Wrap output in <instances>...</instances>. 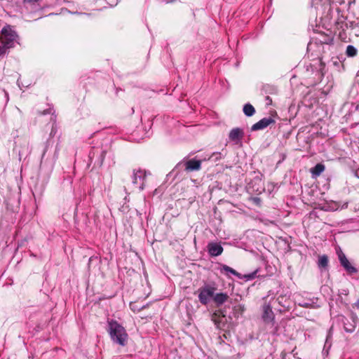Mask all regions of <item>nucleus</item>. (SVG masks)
Here are the masks:
<instances>
[{
	"label": "nucleus",
	"instance_id": "nucleus-1",
	"mask_svg": "<svg viewBox=\"0 0 359 359\" xmlns=\"http://www.w3.org/2000/svg\"><path fill=\"white\" fill-rule=\"evenodd\" d=\"M109 333L112 341L121 346H125L128 340V334L125 328L115 320L108 322Z\"/></svg>",
	"mask_w": 359,
	"mask_h": 359
},
{
	"label": "nucleus",
	"instance_id": "nucleus-2",
	"mask_svg": "<svg viewBox=\"0 0 359 359\" xmlns=\"http://www.w3.org/2000/svg\"><path fill=\"white\" fill-rule=\"evenodd\" d=\"M18 38V35L9 25L4 27L1 31L0 41L2 46L7 49L14 47L15 42L17 41Z\"/></svg>",
	"mask_w": 359,
	"mask_h": 359
},
{
	"label": "nucleus",
	"instance_id": "nucleus-3",
	"mask_svg": "<svg viewBox=\"0 0 359 359\" xmlns=\"http://www.w3.org/2000/svg\"><path fill=\"white\" fill-rule=\"evenodd\" d=\"M217 288L215 284H205L198 290V299L203 305H207L213 300Z\"/></svg>",
	"mask_w": 359,
	"mask_h": 359
},
{
	"label": "nucleus",
	"instance_id": "nucleus-4",
	"mask_svg": "<svg viewBox=\"0 0 359 359\" xmlns=\"http://www.w3.org/2000/svg\"><path fill=\"white\" fill-rule=\"evenodd\" d=\"M147 176V172L141 169L133 170L132 175V182L142 191L144 188V182Z\"/></svg>",
	"mask_w": 359,
	"mask_h": 359
},
{
	"label": "nucleus",
	"instance_id": "nucleus-5",
	"mask_svg": "<svg viewBox=\"0 0 359 359\" xmlns=\"http://www.w3.org/2000/svg\"><path fill=\"white\" fill-rule=\"evenodd\" d=\"M337 255L341 265L348 273L353 274L358 272L357 269L351 264L345 254L341 250L337 251Z\"/></svg>",
	"mask_w": 359,
	"mask_h": 359
},
{
	"label": "nucleus",
	"instance_id": "nucleus-6",
	"mask_svg": "<svg viewBox=\"0 0 359 359\" xmlns=\"http://www.w3.org/2000/svg\"><path fill=\"white\" fill-rule=\"evenodd\" d=\"M343 323L344 330L346 332L351 333L355 330L358 319L355 314L351 313L348 318H344Z\"/></svg>",
	"mask_w": 359,
	"mask_h": 359
},
{
	"label": "nucleus",
	"instance_id": "nucleus-7",
	"mask_svg": "<svg viewBox=\"0 0 359 359\" xmlns=\"http://www.w3.org/2000/svg\"><path fill=\"white\" fill-rule=\"evenodd\" d=\"M182 163L178 164V165H181ZM185 170L187 172L191 171H197L199 170L201 168V161L196 160L194 158L190 159L184 163H183Z\"/></svg>",
	"mask_w": 359,
	"mask_h": 359
},
{
	"label": "nucleus",
	"instance_id": "nucleus-8",
	"mask_svg": "<svg viewBox=\"0 0 359 359\" xmlns=\"http://www.w3.org/2000/svg\"><path fill=\"white\" fill-rule=\"evenodd\" d=\"M32 151V148L29 143L27 141L22 142L20 146L18 149V157L19 160L21 161L22 158H26L29 156Z\"/></svg>",
	"mask_w": 359,
	"mask_h": 359
},
{
	"label": "nucleus",
	"instance_id": "nucleus-9",
	"mask_svg": "<svg viewBox=\"0 0 359 359\" xmlns=\"http://www.w3.org/2000/svg\"><path fill=\"white\" fill-rule=\"evenodd\" d=\"M275 121L271 117L264 118L259 121L258 122H257L256 123H255L254 125H252V126L251 127V130L256 131L263 130L268 127L270 124L273 123Z\"/></svg>",
	"mask_w": 359,
	"mask_h": 359
},
{
	"label": "nucleus",
	"instance_id": "nucleus-10",
	"mask_svg": "<svg viewBox=\"0 0 359 359\" xmlns=\"http://www.w3.org/2000/svg\"><path fill=\"white\" fill-rule=\"evenodd\" d=\"M243 135H244L243 130H242L241 128H233L230 131V133L229 134V139L232 142L238 143V142H240L242 140V138L243 137Z\"/></svg>",
	"mask_w": 359,
	"mask_h": 359
},
{
	"label": "nucleus",
	"instance_id": "nucleus-11",
	"mask_svg": "<svg viewBox=\"0 0 359 359\" xmlns=\"http://www.w3.org/2000/svg\"><path fill=\"white\" fill-rule=\"evenodd\" d=\"M209 254L212 257L220 255L223 252V248L219 243H210L208 245Z\"/></svg>",
	"mask_w": 359,
	"mask_h": 359
},
{
	"label": "nucleus",
	"instance_id": "nucleus-12",
	"mask_svg": "<svg viewBox=\"0 0 359 359\" xmlns=\"http://www.w3.org/2000/svg\"><path fill=\"white\" fill-rule=\"evenodd\" d=\"M262 318L265 322H272L274 318V314L272 311L271 306L269 304H265L263 306V315Z\"/></svg>",
	"mask_w": 359,
	"mask_h": 359
},
{
	"label": "nucleus",
	"instance_id": "nucleus-13",
	"mask_svg": "<svg viewBox=\"0 0 359 359\" xmlns=\"http://www.w3.org/2000/svg\"><path fill=\"white\" fill-rule=\"evenodd\" d=\"M228 299L229 296L226 293H215L213 301L217 306H219L226 302Z\"/></svg>",
	"mask_w": 359,
	"mask_h": 359
},
{
	"label": "nucleus",
	"instance_id": "nucleus-14",
	"mask_svg": "<svg viewBox=\"0 0 359 359\" xmlns=\"http://www.w3.org/2000/svg\"><path fill=\"white\" fill-rule=\"evenodd\" d=\"M41 0H24L23 4L27 9L36 11L39 7V2Z\"/></svg>",
	"mask_w": 359,
	"mask_h": 359
},
{
	"label": "nucleus",
	"instance_id": "nucleus-15",
	"mask_svg": "<svg viewBox=\"0 0 359 359\" xmlns=\"http://www.w3.org/2000/svg\"><path fill=\"white\" fill-rule=\"evenodd\" d=\"M325 170V165L318 163L311 170V172L313 177L319 176Z\"/></svg>",
	"mask_w": 359,
	"mask_h": 359
},
{
	"label": "nucleus",
	"instance_id": "nucleus-16",
	"mask_svg": "<svg viewBox=\"0 0 359 359\" xmlns=\"http://www.w3.org/2000/svg\"><path fill=\"white\" fill-rule=\"evenodd\" d=\"M221 272H224L226 275L231 273L233 276H237L239 278H241V275L239 273H238L236 270H234L233 269L231 268L227 265H222L221 268Z\"/></svg>",
	"mask_w": 359,
	"mask_h": 359
},
{
	"label": "nucleus",
	"instance_id": "nucleus-17",
	"mask_svg": "<svg viewBox=\"0 0 359 359\" xmlns=\"http://www.w3.org/2000/svg\"><path fill=\"white\" fill-rule=\"evenodd\" d=\"M224 318V316H220V314H218L217 313H214L212 315V320L214 322V323L216 325V326L218 328L221 327V325H223L222 319Z\"/></svg>",
	"mask_w": 359,
	"mask_h": 359
},
{
	"label": "nucleus",
	"instance_id": "nucleus-18",
	"mask_svg": "<svg viewBox=\"0 0 359 359\" xmlns=\"http://www.w3.org/2000/svg\"><path fill=\"white\" fill-rule=\"evenodd\" d=\"M243 113L245 114V115L247 116H252L255 113V109L254 107L249 103L245 104L243 106Z\"/></svg>",
	"mask_w": 359,
	"mask_h": 359
},
{
	"label": "nucleus",
	"instance_id": "nucleus-19",
	"mask_svg": "<svg viewBox=\"0 0 359 359\" xmlns=\"http://www.w3.org/2000/svg\"><path fill=\"white\" fill-rule=\"evenodd\" d=\"M318 266L320 268H325L328 264V258L326 255H322L319 257L318 259Z\"/></svg>",
	"mask_w": 359,
	"mask_h": 359
},
{
	"label": "nucleus",
	"instance_id": "nucleus-20",
	"mask_svg": "<svg viewBox=\"0 0 359 359\" xmlns=\"http://www.w3.org/2000/svg\"><path fill=\"white\" fill-rule=\"evenodd\" d=\"M346 53L348 57H354L357 55V49L353 46L348 45L346 47Z\"/></svg>",
	"mask_w": 359,
	"mask_h": 359
},
{
	"label": "nucleus",
	"instance_id": "nucleus-21",
	"mask_svg": "<svg viewBox=\"0 0 359 359\" xmlns=\"http://www.w3.org/2000/svg\"><path fill=\"white\" fill-rule=\"evenodd\" d=\"M256 276V271L248 273L244 276V278H246V280H252Z\"/></svg>",
	"mask_w": 359,
	"mask_h": 359
},
{
	"label": "nucleus",
	"instance_id": "nucleus-22",
	"mask_svg": "<svg viewBox=\"0 0 359 359\" xmlns=\"http://www.w3.org/2000/svg\"><path fill=\"white\" fill-rule=\"evenodd\" d=\"M8 50V49L5 48L4 46H1L0 47V57L4 56L6 54Z\"/></svg>",
	"mask_w": 359,
	"mask_h": 359
},
{
	"label": "nucleus",
	"instance_id": "nucleus-23",
	"mask_svg": "<svg viewBox=\"0 0 359 359\" xmlns=\"http://www.w3.org/2000/svg\"><path fill=\"white\" fill-rule=\"evenodd\" d=\"M130 308H131V309H132V310H133L134 311H140L141 309H143L144 308H145V306H142L141 308L137 309V306H135V305H134V304H130Z\"/></svg>",
	"mask_w": 359,
	"mask_h": 359
},
{
	"label": "nucleus",
	"instance_id": "nucleus-24",
	"mask_svg": "<svg viewBox=\"0 0 359 359\" xmlns=\"http://www.w3.org/2000/svg\"><path fill=\"white\" fill-rule=\"evenodd\" d=\"M299 306L304 307V308H308L311 305V304L309 302H303V303H299Z\"/></svg>",
	"mask_w": 359,
	"mask_h": 359
},
{
	"label": "nucleus",
	"instance_id": "nucleus-25",
	"mask_svg": "<svg viewBox=\"0 0 359 359\" xmlns=\"http://www.w3.org/2000/svg\"><path fill=\"white\" fill-rule=\"evenodd\" d=\"M311 46H312V44H311V43H309V44H308V47H307V48H308V49H309V48H310V47H311Z\"/></svg>",
	"mask_w": 359,
	"mask_h": 359
},
{
	"label": "nucleus",
	"instance_id": "nucleus-26",
	"mask_svg": "<svg viewBox=\"0 0 359 359\" xmlns=\"http://www.w3.org/2000/svg\"><path fill=\"white\" fill-rule=\"evenodd\" d=\"M356 304L359 307V300L356 302Z\"/></svg>",
	"mask_w": 359,
	"mask_h": 359
}]
</instances>
